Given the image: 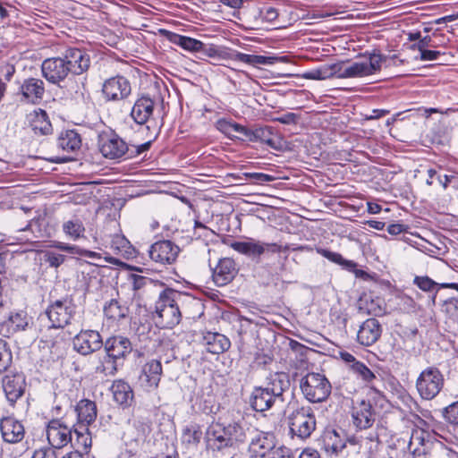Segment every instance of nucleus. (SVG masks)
<instances>
[{
    "instance_id": "64",
    "label": "nucleus",
    "mask_w": 458,
    "mask_h": 458,
    "mask_svg": "<svg viewBox=\"0 0 458 458\" xmlns=\"http://www.w3.org/2000/svg\"><path fill=\"white\" fill-rule=\"evenodd\" d=\"M420 61H434V60H437L438 57L442 55V53L440 51H436V50H425V51H422L421 53H420Z\"/></svg>"
},
{
    "instance_id": "45",
    "label": "nucleus",
    "mask_w": 458,
    "mask_h": 458,
    "mask_svg": "<svg viewBox=\"0 0 458 458\" xmlns=\"http://www.w3.org/2000/svg\"><path fill=\"white\" fill-rule=\"evenodd\" d=\"M63 231L70 238L77 240L84 235L85 227L81 220L75 217L64 223Z\"/></svg>"
},
{
    "instance_id": "4",
    "label": "nucleus",
    "mask_w": 458,
    "mask_h": 458,
    "mask_svg": "<svg viewBox=\"0 0 458 458\" xmlns=\"http://www.w3.org/2000/svg\"><path fill=\"white\" fill-rule=\"evenodd\" d=\"M304 397L310 403H322L331 393V384L325 375L308 373L300 383Z\"/></svg>"
},
{
    "instance_id": "2",
    "label": "nucleus",
    "mask_w": 458,
    "mask_h": 458,
    "mask_svg": "<svg viewBox=\"0 0 458 458\" xmlns=\"http://www.w3.org/2000/svg\"><path fill=\"white\" fill-rule=\"evenodd\" d=\"M199 305V301L191 295L166 287L155 301L152 318L160 328L172 329L181 322L186 306Z\"/></svg>"
},
{
    "instance_id": "61",
    "label": "nucleus",
    "mask_w": 458,
    "mask_h": 458,
    "mask_svg": "<svg viewBox=\"0 0 458 458\" xmlns=\"http://www.w3.org/2000/svg\"><path fill=\"white\" fill-rule=\"evenodd\" d=\"M31 458H57V454L53 448L44 447L35 450Z\"/></svg>"
},
{
    "instance_id": "26",
    "label": "nucleus",
    "mask_w": 458,
    "mask_h": 458,
    "mask_svg": "<svg viewBox=\"0 0 458 458\" xmlns=\"http://www.w3.org/2000/svg\"><path fill=\"white\" fill-rule=\"evenodd\" d=\"M28 326L27 317L24 312H6L0 315V331L6 329L7 334H13L25 329Z\"/></svg>"
},
{
    "instance_id": "59",
    "label": "nucleus",
    "mask_w": 458,
    "mask_h": 458,
    "mask_svg": "<svg viewBox=\"0 0 458 458\" xmlns=\"http://www.w3.org/2000/svg\"><path fill=\"white\" fill-rule=\"evenodd\" d=\"M428 47H437V45L433 43L430 36H426L424 38L420 37V40L411 47V49H417L420 53L427 50Z\"/></svg>"
},
{
    "instance_id": "33",
    "label": "nucleus",
    "mask_w": 458,
    "mask_h": 458,
    "mask_svg": "<svg viewBox=\"0 0 458 458\" xmlns=\"http://www.w3.org/2000/svg\"><path fill=\"white\" fill-rule=\"evenodd\" d=\"M114 401L123 406L128 407L133 400V391L131 386L123 380H115L111 386Z\"/></svg>"
},
{
    "instance_id": "38",
    "label": "nucleus",
    "mask_w": 458,
    "mask_h": 458,
    "mask_svg": "<svg viewBox=\"0 0 458 458\" xmlns=\"http://www.w3.org/2000/svg\"><path fill=\"white\" fill-rule=\"evenodd\" d=\"M252 141H260L273 149H279L281 142L272 127L264 126L253 130Z\"/></svg>"
},
{
    "instance_id": "39",
    "label": "nucleus",
    "mask_w": 458,
    "mask_h": 458,
    "mask_svg": "<svg viewBox=\"0 0 458 458\" xmlns=\"http://www.w3.org/2000/svg\"><path fill=\"white\" fill-rule=\"evenodd\" d=\"M81 139L75 130L62 131L57 139V146L66 152H73L81 148Z\"/></svg>"
},
{
    "instance_id": "15",
    "label": "nucleus",
    "mask_w": 458,
    "mask_h": 458,
    "mask_svg": "<svg viewBox=\"0 0 458 458\" xmlns=\"http://www.w3.org/2000/svg\"><path fill=\"white\" fill-rule=\"evenodd\" d=\"M18 92L21 95L22 100L37 105L45 96V83L39 78H26L21 82Z\"/></svg>"
},
{
    "instance_id": "41",
    "label": "nucleus",
    "mask_w": 458,
    "mask_h": 458,
    "mask_svg": "<svg viewBox=\"0 0 458 458\" xmlns=\"http://www.w3.org/2000/svg\"><path fill=\"white\" fill-rule=\"evenodd\" d=\"M168 38L172 43L188 51L199 52L204 47V44L201 41L176 33L169 32Z\"/></svg>"
},
{
    "instance_id": "48",
    "label": "nucleus",
    "mask_w": 458,
    "mask_h": 458,
    "mask_svg": "<svg viewBox=\"0 0 458 458\" xmlns=\"http://www.w3.org/2000/svg\"><path fill=\"white\" fill-rule=\"evenodd\" d=\"M245 3H249V0H231V22L237 23L238 21H242L243 16L246 14Z\"/></svg>"
},
{
    "instance_id": "50",
    "label": "nucleus",
    "mask_w": 458,
    "mask_h": 458,
    "mask_svg": "<svg viewBox=\"0 0 458 458\" xmlns=\"http://www.w3.org/2000/svg\"><path fill=\"white\" fill-rule=\"evenodd\" d=\"M231 130L236 133L233 135L235 139L242 141H252L253 130L237 123H231Z\"/></svg>"
},
{
    "instance_id": "56",
    "label": "nucleus",
    "mask_w": 458,
    "mask_h": 458,
    "mask_svg": "<svg viewBox=\"0 0 458 458\" xmlns=\"http://www.w3.org/2000/svg\"><path fill=\"white\" fill-rule=\"evenodd\" d=\"M267 458H294L292 450L286 446H276L268 453Z\"/></svg>"
},
{
    "instance_id": "19",
    "label": "nucleus",
    "mask_w": 458,
    "mask_h": 458,
    "mask_svg": "<svg viewBox=\"0 0 458 458\" xmlns=\"http://www.w3.org/2000/svg\"><path fill=\"white\" fill-rule=\"evenodd\" d=\"M104 350L115 358L123 365L125 358L132 352V345L129 338L122 335L109 337L104 343Z\"/></svg>"
},
{
    "instance_id": "5",
    "label": "nucleus",
    "mask_w": 458,
    "mask_h": 458,
    "mask_svg": "<svg viewBox=\"0 0 458 458\" xmlns=\"http://www.w3.org/2000/svg\"><path fill=\"white\" fill-rule=\"evenodd\" d=\"M445 377L439 369L430 366L423 369L416 380V389L421 399L433 400L444 387Z\"/></svg>"
},
{
    "instance_id": "9",
    "label": "nucleus",
    "mask_w": 458,
    "mask_h": 458,
    "mask_svg": "<svg viewBox=\"0 0 458 458\" xmlns=\"http://www.w3.org/2000/svg\"><path fill=\"white\" fill-rule=\"evenodd\" d=\"M47 438L50 448L61 449L72 443V427H68L60 419L51 420L47 426Z\"/></svg>"
},
{
    "instance_id": "6",
    "label": "nucleus",
    "mask_w": 458,
    "mask_h": 458,
    "mask_svg": "<svg viewBox=\"0 0 458 458\" xmlns=\"http://www.w3.org/2000/svg\"><path fill=\"white\" fill-rule=\"evenodd\" d=\"M77 306L71 295L52 301L46 310V315L54 328H63L70 324L76 313Z\"/></svg>"
},
{
    "instance_id": "54",
    "label": "nucleus",
    "mask_w": 458,
    "mask_h": 458,
    "mask_svg": "<svg viewBox=\"0 0 458 458\" xmlns=\"http://www.w3.org/2000/svg\"><path fill=\"white\" fill-rule=\"evenodd\" d=\"M443 415L449 423L458 425V401L445 407Z\"/></svg>"
},
{
    "instance_id": "34",
    "label": "nucleus",
    "mask_w": 458,
    "mask_h": 458,
    "mask_svg": "<svg viewBox=\"0 0 458 458\" xmlns=\"http://www.w3.org/2000/svg\"><path fill=\"white\" fill-rule=\"evenodd\" d=\"M413 284L415 285H417L421 291L423 292H432L434 291L436 288V292L435 293L433 294L432 298H431V301H432V303L435 304L436 302V298H437V291L438 289L442 288V289H454V290H456L458 292V284L457 283H441V284H438L437 282H435L433 279H431L430 277L425 276H417L414 277L413 279Z\"/></svg>"
},
{
    "instance_id": "49",
    "label": "nucleus",
    "mask_w": 458,
    "mask_h": 458,
    "mask_svg": "<svg viewBox=\"0 0 458 458\" xmlns=\"http://www.w3.org/2000/svg\"><path fill=\"white\" fill-rule=\"evenodd\" d=\"M160 131V128H156L154 132V137L152 140H149L148 141L140 144V145H132L131 148L129 147V152L126 154L127 158H131L136 156H140V154L148 151L152 142L157 139Z\"/></svg>"
},
{
    "instance_id": "43",
    "label": "nucleus",
    "mask_w": 458,
    "mask_h": 458,
    "mask_svg": "<svg viewBox=\"0 0 458 458\" xmlns=\"http://www.w3.org/2000/svg\"><path fill=\"white\" fill-rule=\"evenodd\" d=\"M212 278L217 286H225L229 283V259H219L216 267L212 268Z\"/></svg>"
},
{
    "instance_id": "29",
    "label": "nucleus",
    "mask_w": 458,
    "mask_h": 458,
    "mask_svg": "<svg viewBox=\"0 0 458 458\" xmlns=\"http://www.w3.org/2000/svg\"><path fill=\"white\" fill-rule=\"evenodd\" d=\"M200 344L213 354H220L229 349V340L224 335L207 332L202 335Z\"/></svg>"
},
{
    "instance_id": "22",
    "label": "nucleus",
    "mask_w": 458,
    "mask_h": 458,
    "mask_svg": "<svg viewBox=\"0 0 458 458\" xmlns=\"http://www.w3.org/2000/svg\"><path fill=\"white\" fill-rule=\"evenodd\" d=\"M207 443L213 451H222L229 445V432L227 428L220 422H213L206 434Z\"/></svg>"
},
{
    "instance_id": "12",
    "label": "nucleus",
    "mask_w": 458,
    "mask_h": 458,
    "mask_svg": "<svg viewBox=\"0 0 458 458\" xmlns=\"http://www.w3.org/2000/svg\"><path fill=\"white\" fill-rule=\"evenodd\" d=\"M41 72L49 83L58 86L70 75L63 55L45 59L41 64Z\"/></svg>"
},
{
    "instance_id": "53",
    "label": "nucleus",
    "mask_w": 458,
    "mask_h": 458,
    "mask_svg": "<svg viewBox=\"0 0 458 458\" xmlns=\"http://www.w3.org/2000/svg\"><path fill=\"white\" fill-rule=\"evenodd\" d=\"M443 311L451 318H458V298H449L443 302Z\"/></svg>"
},
{
    "instance_id": "62",
    "label": "nucleus",
    "mask_w": 458,
    "mask_h": 458,
    "mask_svg": "<svg viewBox=\"0 0 458 458\" xmlns=\"http://www.w3.org/2000/svg\"><path fill=\"white\" fill-rule=\"evenodd\" d=\"M131 279L132 289L134 291L140 290L149 282V278L140 275H131Z\"/></svg>"
},
{
    "instance_id": "60",
    "label": "nucleus",
    "mask_w": 458,
    "mask_h": 458,
    "mask_svg": "<svg viewBox=\"0 0 458 458\" xmlns=\"http://www.w3.org/2000/svg\"><path fill=\"white\" fill-rule=\"evenodd\" d=\"M422 432H420V431H415L411 434V438H410V442H409V445H408V447H409V450L413 454H418L420 455L421 451L420 448L418 447H414L413 448V445H415L417 443L418 444H420L422 442V438L420 436V434H421Z\"/></svg>"
},
{
    "instance_id": "1",
    "label": "nucleus",
    "mask_w": 458,
    "mask_h": 458,
    "mask_svg": "<svg viewBox=\"0 0 458 458\" xmlns=\"http://www.w3.org/2000/svg\"><path fill=\"white\" fill-rule=\"evenodd\" d=\"M385 61L386 56L379 52H366L360 60L355 62L345 61L331 64H323L306 72L303 77L309 80L318 81L333 77L338 79L363 78L378 72Z\"/></svg>"
},
{
    "instance_id": "58",
    "label": "nucleus",
    "mask_w": 458,
    "mask_h": 458,
    "mask_svg": "<svg viewBox=\"0 0 458 458\" xmlns=\"http://www.w3.org/2000/svg\"><path fill=\"white\" fill-rule=\"evenodd\" d=\"M15 73V66L9 63L0 64V81H10Z\"/></svg>"
},
{
    "instance_id": "7",
    "label": "nucleus",
    "mask_w": 458,
    "mask_h": 458,
    "mask_svg": "<svg viewBox=\"0 0 458 458\" xmlns=\"http://www.w3.org/2000/svg\"><path fill=\"white\" fill-rule=\"evenodd\" d=\"M131 83L123 75L112 76L104 81L101 93L106 102L119 103L131 95Z\"/></svg>"
},
{
    "instance_id": "16",
    "label": "nucleus",
    "mask_w": 458,
    "mask_h": 458,
    "mask_svg": "<svg viewBox=\"0 0 458 458\" xmlns=\"http://www.w3.org/2000/svg\"><path fill=\"white\" fill-rule=\"evenodd\" d=\"M29 128L37 137L48 136L53 133V126L47 111L38 108L27 116Z\"/></svg>"
},
{
    "instance_id": "37",
    "label": "nucleus",
    "mask_w": 458,
    "mask_h": 458,
    "mask_svg": "<svg viewBox=\"0 0 458 458\" xmlns=\"http://www.w3.org/2000/svg\"><path fill=\"white\" fill-rule=\"evenodd\" d=\"M123 365L115 358H113L108 352L98 355V363L95 367V373L101 374L106 377L114 376L118 369Z\"/></svg>"
},
{
    "instance_id": "8",
    "label": "nucleus",
    "mask_w": 458,
    "mask_h": 458,
    "mask_svg": "<svg viewBox=\"0 0 458 458\" xmlns=\"http://www.w3.org/2000/svg\"><path fill=\"white\" fill-rule=\"evenodd\" d=\"M98 148L101 154L109 159H119L129 152L127 143L114 131H104L99 135Z\"/></svg>"
},
{
    "instance_id": "47",
    "label": "nucleus",
    "mask_w": 458,
    "mask_h": 458,
    "mask_svg": "<svg viewBox=\"0 0 458 458\" xmlns=\"http://www.w3.org/2000/svg\"><path fill=\"white\" fill-rule=\"evenodd\" d=\"M250 428L243 420L236 422L231 427V446L233 442L236 445L243 444L247 438Z\"/></svg>"
},
{
    "instance_id": "23",
    "label": "nucleus",
    "mask_w": 458,
    "mask_h": 458,
    "mask_svg": "<svg viewBox=\"0 0 458 458\" xmlns=\"http://www.w3.org/2000/svg\"><path fill=\"white\" fill-rule=\"evenodd\" d=\"M162 375L163 368L161 361L152 359L142 366L140 379L148 389L155 390L159 386Z\"/></svg>"
},
{
    "instance_id": "24",
    "label": "nucleus",
    "mask_w": 458,
    "mask_h": 458,
    "mask_svg": "<svg viewBox=\"0 0 458 458\" xmlns=\"http://www.w3.org/2000/svg\"><path fill=\"white\" fill-rule=\"evenodd\" d=\"M0 430L4 441L14 444L21 442L25 434L21 421L13 417H4L0 420Z\"/></svg>"
},
{
    "instance_id": "42",
    "label": "nucleus",
    "mask_w": 458,
    "mask_h": 458,
    "mask_svg": "<svg viewBox=\"0 0 458 458\" xmlns=\"http://www.w3.org/2000/svg\"><path fill=\"white\" fill-rule=\"evenodd\" d=\"M360 310L365 314L372 316H381L385 313L383 301L380 298L372 299L363 296L360 301Z\"/></svg>"
},
{
    "instance_id": "17",
    "label": "nucleus",
    "mask_w": 458,
    "mask_h": 458,
    "mask_svg": "<svg viewBox=\"0 0 458 458\" xmlns=\"http://www.w3.org/2000/svg\"><path fill=\"white\" fill-rule=\"evenodd\" d=\"M231 248L248 257H259L263 254L266 250L272 252H280L282 249L277 243H260L254 240L231 242Z\"/></svg>"
},
{
    "instance_id": "36",
    "label": "nucleus",
    "mask_w": 458,
    "mask_h": 458,
    "mask_svg": "<svg viewBox=\"0 0 458 458\" xmlns=\"http://www.w3.org/2000/svg\"><path fill=\"white\" fill-rule=\"evenodd\" d=\"M285 57H281L280 60H284ZM231 60L238 61L241 63L248 64L253 66L274 64L279 58L274 56H264L247 55L240 53L239 51L231 48Z\"/></svg>"
},
{
    "instance_id": "30",
    "label": "nucleus",
    "mask_w": 458,
    "mask_h": 458,
    "mask_svg": "<svg viewBox=\"0 0 458 458\" xmlns=\"http://www.w3.org/2000/svg\"><path fill=\"white\" fill-rule=\"evenodd\" d=\"M75 412L77 414V423L76 424H84L85 426H89L93 423L98 415V410L96 403L89 400L82 399L77 403L75 405Z\"/></svg>"
},
{
    "instance_id": "13",
    "label": "nucleus",
    "mask_w": 458,
    "mask_h": 458,
    "mask_svg": "<svg viewBox=\"0 0 458 458\" xmlns=\"http://www.w3.org/2000/svg\"><path fill=\"white\" fill-rule=\"evenodd\" d=\"M62 55L72 75H81L90 66L89 55L84 49L69 47Z\"/></svg>"
},
{
    "instance_id": "11",
    "label": "nucleus",
    "mask_w": 458,
    "mask_h": 458,
    "mask_svg": "<svg viewBox=\"0 0 458 458\" xmlns=\"http://www.w3.org/2000/svg\"><path fill=\"white\" fill-rule=\"evenodd\" d=\"M159 98H151L148 94H141L135 100L130 116L139 125L148 124L153 119L154 112Z\"/></svg>"
},
{
    "instance_id": "57",
    "label": "nucleus",
    "mask_w": 458,
    "mask_h": 458,
    "mask_svg": "<svg viewBox=\"0 0 458 458\" xmlns=\"http://www.w3.org/2000/svg\"><path fill=\"white\" fill-rule=\"evenodd\" d=\"M130 242L123 236L120 234H115L113 236L111 241V248L118 252L126 251V249L129 248Z\"/></svg>"
},
{
    "instance_id": "51",
    "label": "nucleus",
    "mask_w": 458,
    "mask_h": 458,
    "mask_svg": "<svg viewBox=\"0 0 458 458\" xmlns=\"http://www.w3.org/2000/svg\"><path fill=\"white\" fill-rule=\"evenodd\" d=\"M202 431L197 425L187 427L183 429V438L189 444L197 445L200 442Z\"/></svg>"
},
{
    "instance_id": "46",
    "label": "nucleus",
    "mask_w": 458,
    "mask_h": 458,
    "mask_svg": "<svg viewBox=\"0 0 458 458\" xmlns=\"http://www.w3.org/2000/svg\"><path fill=\"white\" fill-rule=\"evenodd\" d=\"M351 371L366 385H371L377 379L374 372L361 361L352 364Z\"/></svg>"
},
{
    "instance_id": "18",
    "label": "nucleus",
    "mask_w": 458,
    "mask_h": 458,
    "mask_svg": "<svg viewBox=\"0 0 458 458\" xmlns=\"http://www.w3.org/2000/svg\"><path fill=\"white\" fill-rule=\"evenodd\" d=\"M352 417L359 429L369 428L375 421V412L370 403L363 399L353 403Z\"/></svg>"
},
{
    "instance_id": "14",
    "label": "nucleus",
    "mask_w": 458,
    "mask_h": 458,
    "mask_svg": "<svg viewBox=\"0 0 458 458\" xmlns=\"http://www.w3.org/2000/svg\"><path fill=\"white\" fill-rule=\"evenodd\" d=\"M73 348L81 355H89L104 345L100 334L96 330H81L72 341Z\"/></svg>"
},
{
    "instance_id": "25",
    "label": "nucleus",
    "mask_w": 458,
    "mask_h": 458,
    "mask_svg": "<svg viewBox=\"0 0 458 458\" xmlns=\"http://www.w3.org/2000/svg\"><path fill=\"white\" fill-rule=\"evenodd\" d=\"M382 334V326L376 318L366 319L357 333L358 342L364 346H370L375 344Z\"/></svg>"
},
{
    "instance_id": "20",
    "label": "nucleus",
    "mask_w": 458,
    "mask_h": 458,
    "mask_svg": "<svg viewBox=\"0 0 458 458\" xmlns=\"http://www.w3.org/2000/svg\"><path fill=\"white\" fill-rule=\"evenodd\" d=\"M276 445V437L269 432H258L251 437L249 452L251 456L267 458V454Z\"/></svg>"
},
{
    "instance_id": "31",
    "label": "nucleus",
    "mask_w": 458,
    "mask_h": 458,
    "mask_svg": "<svg viewBox=\"0 0 458 458\" xmlns=\"http://www.w3.org/2000/svg\"><path fill=\"white\" fill-rule=\"evenodd\" d=\"M268 391L280 403L284 402L283 394L290 387V379L288 374L284 372H277L270 375L267 386Z\"/></svg>"
},
{
    "instance_id": "63",
    "label": "nucleus",
    "mask_w": 458,
    "mask_h": 458,
    "mask_svg": "<svg viewBox=\"0 0 458 458\" xmlns=\"http://www.w3.org/2000/svg\"><path fill=\"white\" fill-rule=\"evenodd\" d=\"M274 120L282 124H295L298 121V115L294 113H286Z\"/></svg>"
},
{
    "instance_id": "55",
    "label": "nucleus",
    "mask_w": 458,
    "mask_h": 458,
    "mask_svg": "<svg viewBox=\"0 0 458 458\" xmlns=\"http://www.w3.org/2000/svg\"><path fill=\"white\" fill-rule=\"evenodd\" d=\"M65 260V256L54 251H47L44 254V261L47 263L51 267H60Z\"/></svg>"
},
{
    "instance_id": "52",
    "label": "nucleus",
    "mask_w": 458,
    "mask_h": 458,
    "mask_svg": "<svg viewBox=\"0 0 458 458\" xmlns=\"http://www.w3.org/2000/svg\"><path fill=\"white\" fill-rule=\"evenodd\" d=\"M12 363V353L5 342L0 339V373L5 371Z\"/></svg>"
},
{
    "instance_id": "32",
    "label": "nucleus",
    "mask_w": 458,
    "mask_h": 458,
    "mask_svg": "<svg viewBox=\"0 0 458 458\" xmlns=\"http://www.w3.org/2000/svg\"><path fill=\"white\" fill-rule=\"evenodd\" d=\"M277 401L268 389L261 386L256 387L253 390L250 398L252 408L260 412L269 410Z\"/></svg>"
},
{
    "instance_id": "28",
    "label": "nucleus",
    "mask_w": 458,
    "mask_h": 458,
    "mask_svg": "<svg viewBox=\"0 0 458 458\" xmlns=\"http://www.w3.org/2000/svg\"><path fill=\"white\" fill-rule=\"evenodd\" d=\"M103 311L107 320L119 322L129 317L130 308L126 301L111 299L105 303Z\"/></svg>"
},
{
    "instance_id": "40",
    "label": "nucleus",
    "mask_w": 458,
    "mask_h": 458,
    "mask_svg": "<svg viewBox=\"0 0 458 458\" xmlns=\"http://www.w3.org/2000/svg\"><path fill=\"white\" fill-rule=\"evenodd\" d=\"M135 436L132 440L137 444H143L152 432V422L148 418L138 417L132 425Z\"/></svg>"
},
{
    "instance_id": "3",
    "label": "nucleus",
    "mask_w": 458,
    "mask_h": 458,
    "mask_svg": "<svg viewBox=\"0 0 458 458\" xmlns=\"http://www.w3.org/2000/svg\"><path fill=\"white\" fill-rule=\"evenodd\" d=\"M289 431L292 437L305 440L316 430L317 420L310 406L294 409L288 416Z\"/></svg>"
},
{
    "instance_id": "10",
    "label": "nucleus",
    "mask_w": 458,
    "mask_h": 458,
    "mask_svg": "<svg viewBox=\"0 0 458 458\" xmlns=\"http://www.w3.org/2000/svg\"><path fill=\"white\" fill-rule=\"evenodd\" d=\"M180 248L170 240H161L150 245L148 252L152 261L160 265L174 264L180 253Z\"/></svg>"
},
{
    "instance_id": "21",
    "label": "nucleus",
    "mask_w": 458,
    "mask_h": 458,
    "mask_svg": "<svg viewBox=\"0 0 458 458\" xmlns=\"http://www.w3.org/2000/svg\"><path fill=\"white\" fill-rule=\"evenodd\" d=\"M25 385V377L21 373L6 375L3 378V389L11 405L22 396Z\"/></svg>"
},
{
    "instance_id": "27",
    "label": "nucleus",
    "mask_w": 458,
    "mask_h": 458,
    "mask_svg": "<svg viewBox=\"0 0 458 458\" xmlns=\"http://www.w3.org/2000/svg\"><path fill=\"white\" fill-rule=\"evenodd\" d=\"M72 428L75 438L71 444L75 448L74 452H79L81 454L89 456V452L92 446V437L89 426H85L84 424H74Z\"/></svg>"
},
{
    "instance_id": "44",
    "label": "nucleus",
    "mask_w": 458,
    "mask_h": 458,
    "mask_svg": "<svg viewBox=\"0 0 458 458\" xmlns=\"http://www.w3.org/2000/svg\"><path fill=\"white\" fill-rule=\"evenodd\" d=\"M252 180L257 183H264L272 182L274 176L263 173H242L235 174L231 173V181H234L235 184H242L243 181Z\"/></svg>"
},
{
    "instance_id": "35",
    "label": "nucleus",
    "mask_w": 458,
    "mask_h": 458,
    "mask_svg": "<svg viewBox=\"0 0 458 458\" xmlns=\"http://www.w3.org/2000/svg\"><path fill=\"white\" fill-rule=\"evenodd\" d=\"M317 253L327 259L331 262L342 266L344 269L349 272L354 273L356 276H361L364 274L363 270L357 268V263L352 260L345 259L340 253L331 251L327 249L320 247L316 248Z\"/></svg>"
}]
</instances>
